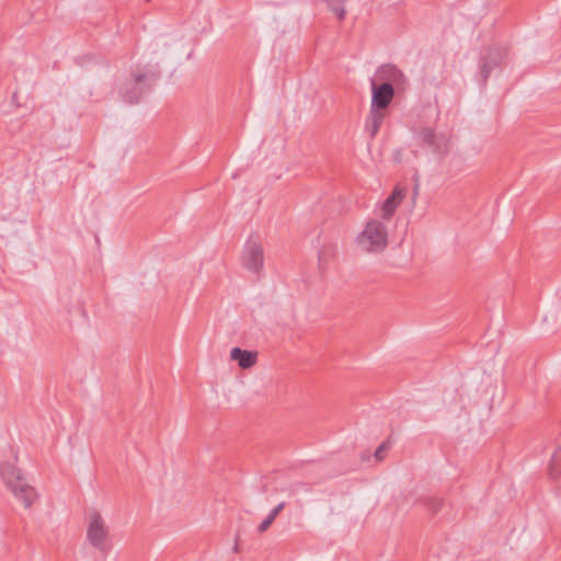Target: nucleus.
Returning <instances> with one entry per match:
<instances>
[{"mask_svg":"<svg viewBox=\"0 0 561 561\" xmlns=\"http://www.w3.org/2000/svg\"><path fill=\"white\" fill-rule=\"evenodd\" d=\"M160 77L159 70L133 71L130 78L119 88L123 101L130 105L137 104L144 95L150 93Z\"/></svg>","mask_w":561,"mask_h":561,"instance_id":"f257e3e1","label":"nucleus"},{"mask_svg":"<svg viewBox=\"0 0 561 561\" xmlns=\"http://www.w3.org/2000/svg\"><path fill=\"white\" fill-rule=\"evenodd\" d=\"M0 476L14 496L28 508L37 499L35 489L26 483L21 470L12 463L0 465Z\"/></svg>","mask_w":561,"mask_h":561,"instance_id":"f03ea898","label":"nucleus"},{"mask_svg":"<svg viewBox=\"0 0 561 561\" xmlns=\"http://www.w3.org/2000/svg\"><path fill=\"white\" fill-rule=\"evenodd\" d=\"M414 140L417 147L430 150L439 160L445 159L450 151V137L432 126H420L414 131Z\"/></svg>","mask_w":561,"mask_h":561,"instance_id":"7ed1b4c3","label":"nucleus"},{"mask_svg":"<svg viewBox=\"0 0 561 561\" xmlns=\"http://www.w3.org/2000/svg\"><path fill=\"white\" fill-rule=\"evenodd\" d=\"M357 247L367 253H380L388 247V229L378 219L367 221L355 239Z\"/></svg>","mask_w":561,"mask_h":561,"instance_id":"20e7f679","label":"nucleus"},{"mask_svg":"<svg viewBox=\"0 0 561 561\" xmlns=\"http://www.w3.org/2000/svg\"><path fill=\"white\" fill-rule=\"evenodd\" d=\"M87 540L104 556H106L112 548L108 527L102 515L96 511L90 514Z\"/></svg>","mask_w":561,"mask_h":561,"instance_id":"39448f33","label":"nucleus"},{"mask_svg":"<svg viewBox=\"0 0 561 561\" xmlns=\"http://www.w3.org/2000/svg\"><path fill=\"white\" fill-rule=\"evenodd\" d=\"M243 266L255 274H260L264 265V251L257 236L251 234L244 243L242 252Z\"/></svg>","mask_w":561,"mask_h":561,"instance_id":"423d86ee","label":"nucleus"},{"mask_svg":"<svg viewBox=\"0 0 561 561\" xmlns=\"http://www.w3.org/2000/svg\"><path fill=\"white\" fill-rule=\"evenodd\" d=\"M371 84V107H379L380 110H388L394 98V88L388 82H376V79L370 80Z\"/></svg>","mask_w":561,"mask_h":561,"instance_id":"0eeeda50","label":"nucleus"},{"mask_svg":"<svg viewBox=\"0 0 561 561\" xmlns=\"http://www.w3.org/2000/svg\"><path fill=\"white\" fill-rule=\"evenodd\" d=\"M505 56L504 50L494 47L489 48L488 51L480 59V76L483 84L488 81L493 69L499 67Z\"/></svg>","mask_w":561,"mask_h":561,"instance_id":"6e6552de","label":"nucleus"},{"mask_svg":"<svg viewBox=\"0 0 561 561\" xmlns=\"http://www.w3.org/2000/svg\"><path fill=\"white\" fill-rule=\"evenodd\" d=\"M376 78L381 82H388L391 87L404 84L403 72L393 65H382L376 71Z\"/></svg>","mask_w":561,"mask_h":561,"instance_id":"1a4fd4ad","label":"nucleus"},{"mask_svg":"<svg viewBox=\"0 0 561 561\" xmlns=\"http://www.w3.org/2000/svg\"><path fill=\"white\" fill-rule=\"evenodd\" d=\"M388 110H380L379 107H371L365 122V130L369 134L370 138H375L382 125Z\"/></svg>","mask_w":561,"mask_h":561,"instance_id":"9d476101","label":"nucleus"},{"mask_svg":"<svg viewBox=\"0 0 561 561\" xmlns=\"http://www.w3.org/2000/svg\"><path fill=\"white\" fill-rule=\"evenodd\" d=\"M404 197V192L402 188H399V187H396L393 190V192L391 193V195H389L386 201L383 202L382 206H381V218L385 219V220H389L397 207L400 205V203L402 202Z\"/></svg>","mask_w":561,"mask_h":561,"instance_id":"9b49d317","label":"nucleus"},{"mask_svg":"<svg viewBox=\"0 0 561 561\" xmlns=\"http://www.w3.org/2000/svg\"><path fill=\"white\" fill-rule=\"evenodd\" d=\"M230 358L237 360L242 369H249L256 364L257 353L255 351L242 350L233 347L230 352Z\"/></svg>","mask_w":561,"mask_h":561,"instance_id":"f8f14e48","label":"nucleus"},{"mask_svg":"<svg viewBox=\"0 0 561 561\" xmlns=\"http://www.w3.org/2000/svg\"><path fill=\"white\" fill-rule=\"evenodd\" d=\"M285 507V503L282 502L279 504H277L270 513L268 515L265 517V519L257 527V531L260 534H263L265 533L270 526L273 524V522L275 520V518L278 516V514L284 510Z\"/></svg>","mask_w":561,"mask_h":561,"instance_id":"ddd939ff","label":"nucleus"},{"mask_svg":"<svg viewBox=\"0 0 561 561\" xmlns=\"http://www.w3.org/2000/svg\"><path fill=\"white\" fill-rule=\"evenodd\" d=\"M548 474L551 479H558L561 474V447H559L549 463Z\"/></svg>","mask_w":561,"mask_h":561,"instance_id":"4468645a","label":"nucleus"},{"mask_svg":"<svg viewBox=\"0 0 561 561\" xmlns=\"http://www.w3.org/2000/svg\"><path fill=\"white\" fill-rule=\"evenodd\" d=\"M417 502L425 506L432 514H437L444 505V500L435 496L423 497Z\"/></svg>","mask_w":561,"mask_h":561,"instance_id":"2eb2a0df","label":"nucleus"},{"mask_svg":"<svg viewBox=\"0 0 561 561\" xmlns=\"http://www.w3.org/2000/svg\"><path fill=\"white\" fill-rule=\"evenodd\" d=\"M391 442L388 438L375 450L374 457L377 461H382L386 458L388 450L390 449Z\"/></svg>","mask_w":561,"mask_h":561,"instance_id":"dca6fc26","label":"nucleus"},{"mask_svg":"<svg viewBox=\"0 0 561 561\" xmlns=\"http://www.w3.org/2000/svg\"><path fill=\"white\" fill-rule=\"evenodd\" d=\"M233 549H234V551H238V545L237 543L234 545Z\"/></svg>","mask_w":561,"mask_h":561,"instance_id":"f3484780","label":"nucleus"}]
</instances>
